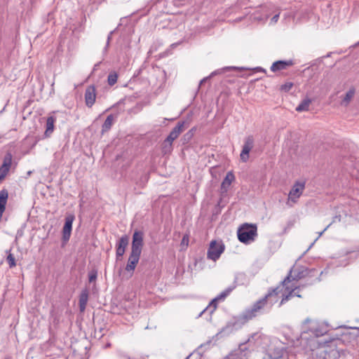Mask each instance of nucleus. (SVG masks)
I'll list each match as a JSON object with an SVG mask.
<instances>
[{"instance_id": "obj_1", "label": "nucleus", "mask_w": 359, "mask_h": 359, "mask_svg": "<svg viewBox=\"0 0 359 359\" xmlns=\"http://www.w3.org/2000/svg\"><path fill=\"white\" fill-rule=\"evenodd\" d=\"M280 292V286L269 289L264 297L258 299L250 308L246 309L238 316V327H241L262 314L266 308L271 309L278 302V296Z\"/></svg>"}, {"instance_id": "obj_2", "label": "nucleus", "mask_w": 359, "mask_h": 359, "mask_svg": "<svg viewBox=\"0 0 359 359\" xmlns=\"http://www.w3.org/2000/svg\"><path fill=\"white\" fill-rule=\"evenodd\" d=\"M143 238L144 233L141 231H135L133 235L131 252L128 260L133 263L137 264L140 260L144 244Z\"/></svg>"}, {"instance_id": "obj_3", "label": "nucleus", "mask_w": 359, "mask_h": 359, "mask_svg": "<svg viewBox=\"0 0 359 359\" xmlns=\"http://www.w3.org/2000/svg\"><path fill=\"white\" fill-rule=\"evenodd\" d=\"M302 329L304 332H310L316 337L323 336L328 332V327L326 325L309 318L303 322Z\"/></svg>"}, {"instance_id": "obj_4", "label": "nucleus", "mask_w": 359, "mask_h": 359, "mask_svg": "<svg viewBox=\"0 0 359 359\" xmlns=\"http://www.w3.org/2000/svg\"><path fill=\"white\" fill-rule=\"evenodd\" d=\"M257 226L244 224L238 230V238L243 243H248L255 240L257 236Z\"/></svg>"}, {"instance_id": "obj_5", "label": "nucleus", "mask_w": 359, "mask_h": 359, "mask_svg": "<svg viewBox=\"0 0 359 359\" xmlns=\"http://www.w3.org/2000/svg\"><path fill=\"white\" fill-rule=\"evenodd\" d=\"M309 269L305 266H300L296 267L293 266L280 284L285 286L292 280H299L305 278L309 275Z\"/></svg>"}, {"instance_id": "obj_6", "label": "nucleus", "mask_w": 359, "mask_h": 359, "mask_svg": "<svg viewBox=\"0 0 359 359\" xmlns=\"http://www.w3.org/2000/svg\"><path fill=\"white\" fill-rule=\"evenodd\" d=\"M304 189V182H296L288 194L286 204L288 206L292 207L294 203H297L298 199L302 195Z\"/></svg>"}, {"instance_id": "obj_7", "label": "nucleus", "mask_w": 359, "mask_h": 359, "mask_svg": "<svg viewBox=\"0 0 359 359\" xmlns=\"http://www.w3.org/2000/svg\"><path fill=\"white\" fill-rule=\"evenodd\" d=\"M225 246L222 242L212 241L207 252V257L212 261L217 260L224 251Z\"/></svg>"}, {"instance_id": "obj_8", "label": "nucleus", "mask_w": 359, "mask_h": 359, "mask_svg": "<svg viewBox=\"0 0 359 359\" xmlns=\"http://www.w3.org/2000/svg\"><path fill=\"white\" fill-rule=\"evenodd\" d=\"M254 142L255 140L252 135H249L245 138L244 144L240 154V158L242 162L245 163L248 161L249 154L250 150L253 148Z\"/></svg>"}, {"instance_id": "obj_9", "label": "nucleus", "mask_w": 359, "mask_h": 359, "mask_svg": "<svg viewBox=\"0 0 359 359\" xmlns=\"http://www.w3.org/2000/svg\"><path fill=\"white\" fill-rule=\"evenodd\" d=\"M74 219L75 216L72 213L67 214L65 217V222L62 228V241L64 242H67L69 240Z\"/></svg>"}, {"instance_id": "obj_10", "label": "nucleus", "mask_w": 359, "mask_h": 359, "mask_svg": "<svg viewBox=\"0 0 359 359\" xmlns=\"http://www.w3.org/2000/svg\"><path fill=\"white\" fill-rule=\"evenodd\" d=\"M129 243V237L124 235L121 237L116 246V259H119L125 253L126 249Z\"/></svg>"}, {"instance_id": "obj_11", "label": "nucleus", "mask_w": 359, "mask_h": 359, "mask_svg": "<svg viewBox=\"0 0 359 359\" xmlns=\"http://www.w3.org/2000/svg\"><path fill=\"white\" fill-rule=\"evenodd\" d=\"M12 154L10 152L5 155L3 164L0 167V180H4L9 172L12 164Z\"/></svg>"}, {"instance_id": "obj_12", "label": "nucleus", "mask_w": 359, "mask_h": 359, "mask_svg": "<svg viewBox=\"0 0 359 359\" xmlns=\"http://www.w3.org/2000/svg\"><path fill=\"white\" fill-rule=\"evenodd\" d=\"M236 287V280H235L233 285L228 287L226 290L222 292L219 294H218L215 298H214L210 304V306L214 307V310L217 307V304L219 301L224 300L227 296L230 294V293Z\"/></svg>"}, {"instance_id": "obj_13", "label": "nucleus", "mask_w": 359, "mask_h": 359, "mask_svg": "<svg viewBox=\"0 0 359 359\" xmlns=\"http://www.w3.org/2000/svg\"><path fill=\"white\" fill-rule=\"evenodd\" d=\"M96 100V89L94 86H89L85 91V102L88 107H92Z\"/></svg>"}, {"instance_id": "obj_14", "label": "nucleus", "mask_w": 359, "mask_h": 359, "mask_svg": "<svg viewBox=\"0 0 359 359\" xmlns=\"http://www.w3.org/2000/svg\"><path fill=\"white\" fill-rule=\"evenodd\" d=\"M185 130V122H178L177 126L172 130L168 136L167 137L168 141L173 142L179 135Z\"/></svg>"}, {"instance_id": "obj_15", "label": "nucleus", "mask_w": 359, "mask_h": 359, "mask_svg": "<svg viewBox=\"0 0 359 359\" xmlns=\"http://www.w3.org/2000/svg\"><path fill=\"white\" fill-rule=\"evenodd\" d=\"M294 65L292 60H278L272 64L271 66V70L273 72H276L280 70L286 69L287 67H291Z\"/></svg>"}, {"instance_id": "obj_16", "label": "nucleus", "mask_w": 359, "mask_h": 359, "mask_svg": "<svg viewBox=\"0 0 359 359\" xmlns=\"http://www.w3.org/2000/svg\"><path fill=\"white\" fill-rule=\"evenodd\" d=\"M88 294L89 292L88 289H84L81 291L80 296H79V309L81 312H83L86 308V305L88 300Z\"/></svg>"}, {"instance_id": "obj_17", "label": "nucleus", "mask_w": 359, "mask_h": 359, "mask_svg": "<svg viewBox=\"0 0 359 359\" xmlns=\"http://www.w3.org/2000/svg\"><path fill=\"white\" fill-rule=\"evenodd\" d=\"M299 289V287H295L294 289H292L287 294H283L282 299L280 302L279 306H281L285 303H286L288 300H290L292 297L296 296L298 297H302L301 294H299L297 291Z\"/></svg>"}, {"instance_id": "obj_18", "label": "nucleus", "mask_w": 359, "mask_h": 359, "mask_svg": "<svg viewBox=\"0 0 359 359\" xmlns=\"http://www.w3.org/2000/svg\"><path fill=\"white\" fill-rule=\"evenodd\" d=\"M56 121V118L50 116L47 118L46 125V130L44 133V136L46 137H49L54 130V123Z\"/></svg>"}, {"instance_id": "obj_19", "label": "nucleus", "mask_w": 359, "mask_h": 359, "mask_svg": "<svg viewBox=\"0 0 359 359\" xmlns=\"http://www.w3.org/2000/svg\"><path fill=\"white\" fill-rule=\"evenodd\" d=\"M235 180V176L232 172H228L226 177L223 180L221 184V189L223 191H226L230 187L231 184Z\"/></svg>"}, {"instance_id": "obj_20", "label": "nucleus", "mask_w": 359, "mask_h": 359, "mask_svg": "<svg viewBox=\"0 0 359 359\" xmlns=\"http://www.w3.org/2000/svg\"><path fill=\"white\" fill-rule=\"evenodd\" d=\"M355 93V89L352 87L346 93L343 100L341 101V104L343 106H348L353 97H354Z\"/></svg>"}, {"instance_id": "obj_21", "label": "nucleus", "mask_w": 359, "mask_h": 359, "mask_svg": "<svg viewBox=\"0 0 359 359\" xmlns=\"http://www.w3.org/2000/svg\"><path fill=\"white\" fill-rule=\"evenodd\" d=\"M114 121V116L113 114L109 115L104 123L102 126V133H104L109 130L113 125Z\"/></svg>"}, {"instance_id": "obj_22", "label": "nucleus", "mask_w": 359, "mask_h": 359, "mask_svg": "<svg viewBox=\"0 0 359 359\" xmlns=\"http://www.w3.org/2000/svg\"><path fill=\"white\" fill-rule=\"evenodd\" d=\"M311 100L309 98L303 100L301 103L296 107L297 111H306L309 110Z\"/></svg>"}, {"instance_id": "obj_23", "label": "nucleus", "mask_w": 359, "mask_h": 359, "mask_svg": "<svg viewBox=\"0 0 359 359\" xmlns=\"http://www.w3.org/2000/svg\"><path fill=\"white\" fill-rule=\"evenodd\" d=\"M172 150V142L168 141V138L163 141L162 144V153L163 154H170Z\"/></svg>"}, {"instance_id": "obj_24", "label": "nucleus", "mask_w": 359, "mask_h": 359, "mask_svg": "<svg viewBox=\"0 0 359 359\" xmlns=\"http://www.w3.org/2000/svg\"><path fill=\"white\" fill-rule=\"evenodd\" d=\"M117 79H118L117 74L115 72H111L109 74L108 79H107L108 84L111 86H114L116 83Z\"/></svg>"}, {"instance_id": "obj_25", "label": "nucleus", "mask_w": 359, "mask_h": 359, "mask_svg": "<svg viewBox=\"0 0 359 359\" xmlns=\"http://www.w3.org/2000/svg\"><path fill=\"white\" fill-rule=\"evenodd\" d=\"M6 261L9 265L10 268H13L16 266L15 259L13 254H11L10 252L8 254V256L6 257Z\"/></svg>"}, {"instance_id": "obj_26", "label": "nucleus", "mask_w": 359, "mask_h": 359, "mask_svg": "<svg viewBox=\"0 0 359 359\" xmlns=\"http://www.w3.org/2000/svg\"><path fill=\"white\" fill-rule=\"evenodd\" d=\"M137 264L133 263L132 261L128 259V263L126 266L125 270L128 272H131L132 273L135 269V267Z\"/></svg>"}, {"instance_id": "obj_27", "label": "nucleus", "mask_w": 359, "mask_h": 359, "mask_svg": "<svg viewBox=\"0 0 359 359\" xmlns=\"http://www.w3.org/2000/svg\"><path fill=\"white\" fill-rule=\"evenodd\" d=\"M97 273L96 271H91L88 274V280L90 283L95 282L97 278Z\"/></svg>"}, {"instance_id": "obj_28", "label": "nucleus", "mask_w": 359, "mask_h": 359, "mask_svg": "<svg viewBox=\"0 0 359 359\" xmlns=\"http://www.w3.org/2000/svg\"><path fill=\"white\" fill-rule=\"evenodd\" d=\"M293 86V83L291 82H287L281 86L280 89L285 92L289 91Z\"/></svg>"}, {"instance_id": "obj_29", "label": "nucleus", "mask_w": 359, "mask_h": 359, "mask_svg": "<svg viewBox=\"0 0 359 359\" xmlns=\"http://www.w3.org/2000/svg\"><path fill=\"white\" fill-rule=\"evenodd\" d=\"M216 74H217V72H213L210 75V76H208V77H205V78H203V79L200 81V85H202L203 83H204L205 82H206V81H208V79L210 77H211V76H212L215 75Z\"/></svg>"}, {"instance_id": "obj_30", "label": "nucleus", "mask_w": 359, "mask_h": 359, "mask_svg": "<svg viewBox=\"0 0 359 359\" xmlns=\"http://www.w3.org/2000/svg\"><path fill=\"white\" fill-rule=\"evenodd\" d=\"M192 135H193V133H192L191 130H190V131H189L188 133H187L184 135V138L185 140H189V139H191V138Z\"/></svg>"}, {"instance_id": "obj_31", "label": "nucleus", "mask_w": 359, "mask_h": 359, "mask_svg": "<svg viewBox=\"0 0 359 359\" xmlns=\"http://www.w3.org/2000/svg\"><path fill=\"white\" fill-rule=\"evenodd\" d=\"M113 33H114V32H113V31H111V32L109 34L108 37H107V46H106V48H107V47L109 46V42H110V41H111V36H112Z\"/></svg>"}, {"instance_id": "obj_32", "label": "nucleus", "mask_w": 359, "mask_h": 359, "mask_svg": "<svg viewBox=\"0 0 359 359\" xmlns=\"http://www.w3.org/2000/svg\"><path fill=\"white\" fill-rule=\"evenodd\" d=\"M328 342V341H319V346H325Z\"/></svg>"}, {"instance_id": "obj_33", "label": "nucleus", "mask_w": 359, "mask_h": 359, "mask_svg": "<svg viewBox=\"0 0 359 359\" xmlns=\"http://www.w3.org/2000/svg\"><path fill=\"white\" fill-rule=\"evenodd\" d=\"M278 18H279V15H278V14H277V15H275L272 18L271 20H272L273 22H276L278 21Z\"/></svg>"}, {"instance_id": "obj_34", "label": "nucleus", "mask_w": 359, "mask_h": 359, "mask_svg": "<svg viewBox=\"0 0 359 359\" xmlns=\"http://www.w3.org/2000/svg\"><path fill=\"white\" fill-rule=\"evenodd\" d=\"M330 226V224L327 225V226L324 229V230L320 233V234H319V236H318V237H320V236H321V235H322V234H323V233H324V232L327 229V228H328Z\"/></svg>"}, {"instance_id": "obj_35", "label": "nucleus", "mask_w": 359, "mask_h": 359, "mask_svg": "<svg viewBox=\"0 0 359 359\" xmlns=\"http://www.w3.org/2000/svg\"><path fill=\"white\" fill-rule=\"evenodd\" d=\"M100 65V63H97L94 65V67H93V72H94L98 67V66Z\"/></svg>"}, {"instance_id": "obj_36", "label": "nucleus", "mask_w": 359, "mask_h": 359, "mask_svg": "<svg viewBox=\"0 0 359 359\" xmlns=\"http://www.w3.org/2000/svg\"><path fill=\"white\" fill-rule=\"evenodd\" d=\"M245 344H246V342H245V343H243V344H240L239 347H240V349H241V351H243V350H244L243 346L245 345Z\"/></svg>"}, {"instance_id": "obj_37", "label": "nucleus", "mask_w": 359, "mask_h": 359, "mask_svg": "<svg viewBox=\"0 0 359 359\" xmlns=\"http://www.w3.org/2000/svg\"><path fill=\"white\" fill-rule=\"evenodd\" d=\"M260 71L265 72V70L264 69H262V68H260Z\"/></svg>"}]
</instances>
